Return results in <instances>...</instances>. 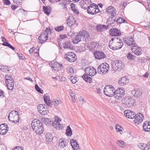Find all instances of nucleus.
<instances>
[{
    "mask_svg": "<svg viewBox=\"0 0 150 150\" xmlns=\"http://www.w3.org/2000/svg\"><path fill=\"white\" fill-rule=\"evenodd\" d=\"M90 39V36L88 33L85 30L80 31L73 40L74 44H78L81 40H85L86 42L89 41Z\"/></svg>",
    "mask_w": 150,
    "mask_h": 150,
    "instance_id": "obj_1",
    "label": "nucleus"
},
{
    "mask_svg": "<svg viewBox=\"0 0 150 150\" xmlns=\"http://www.w3.org/2000/svg\"><path fill=\"white\" fill-rule=\"evenodd\" d=\"M9 121L14 124L18 123L19 121V116L18 112L13 110L9 114L8 116Z\"/></svg>",
    "mask_w": 150,
    "mask_h": 150,
    "instance_id": "obj_2",
    "label": "nucleus"
},
{
    "mask_svg": "<svg viewBox=\"0 0 150 150\" xmlns=\"http://www.w3.org/2000/svg\"><path fill=\"white\" fill-rule=\"evenodd\" d=\"M109 67V65L108 64L103 63L98 66L97 71L100 74H105L108 72Z\"/></svg>",
    "mask_w": 150,
    "mask_h": 150,
    "instance_id": "obj_3",
    "label": "nucleus"
},
{
    "mask_svg": "<svg viewBox=\"0 0 150 150\" xmlns=\"http://www.w3.org/2000/svg\"><path fill=\"white\" fill-rule=\"evenodd\" d=\"M115 89L111 85L106 86L104 89V94L107 96L110 97L113 96L114 93Z\"/></svg>",
    "mask_w": 150,
    "mask_h": 150,
    "instance_id": "obj_4",
    "label": "nucleus"
},
{
    "mask_svg": "<svg viewBox=\"0 0 150 150\" xmlns=\"http://www.w3.org/2000/svg\"><path fill=\"white\" fill-rule=\"evenodd\" d=\"M125 94L124 89L123 88H119L114 91V96L116 100L120 99Z\"/></svg>",
    "mask_w": 150,
    "mask_h": 150,
    "instance_id": "obj_5",
    "label": "nucleus"
},
{
    "mask_svg": "<svg viewBox=\"0 0 150 150\" xmlns=\"http://www.w3.org/2000/svg\"><path fill=\"white\" fill-rule=\"evenodd\" d=\"M111 67L112 70L115 71H119L122 68L121 61L117 60L112 61Z\"/></svg>",
    "mask_w": 150,
    "mask_h": 150,
    "instance_id": "obj_6",
    "label": "nucleus"
},
{
    "mask_svg": "<svg viewBox=\"0 0 150 150\" xmlns=\"http://www.w3.org/2000/svg\"><path fill=\"white\" fill-rule=\"evenodd\" d=\"M134 100L132 98L126 97L123 98L122 101L125 107L129 108L134 105Z\"/></svg>",
    "mask_w": 150,
    "mask_h": 150,
    "instance_id": "obj_7",
    "label": "nucleus"
},
{
    "mask_svg": "<svg viewBox=\"0 0 150 150\" xmlns=\"http://www.w3.org/2000/svg\"><path fill=\"white\" fill-rule=\"evenodd\" d=\"M123 44L120 39L115 38L113 44L112 49H120L123 46Z\"/></svg>",
    "mask_w": 150,
    "mask_h": 150,
    "instance_id": "obj_8",
    "label": "nucleus"
},
{
    "mask_svg": "<svg viewBox=\"0 0 150 150\" xmlns=\"http://www.w3.org/2000/svg\"><path fill=\"white\" fill-rule=\"evenodd\" d=\"M85 71V74L91 76L95 75L97 72L95 68L93 67H91V66L86 68Z\"/></svg>",
    "mask_w": 150,
    "mask_h": 150,
    "instance_id": "obj_9",
    "label": "nucleus"
},
{
    "mask_svg": "<svg viewBox=\"0 0 150 150\" xmlns=\"http://www.w3.org/2000/svg\"><path fill=\"white\" fill-rule=\"evenodd\" d=\"M51 67L55 71H58L61 69L62 66V64H60L54 61H52L49 64Z\"/></svg>",
    "mask_w": 150,
    "mask_h": 150,
    "instance_id": "obj_10",
    "label": "nucleus"
},
{
    "mask_svg": "<svg viewBox=\"0 0 150 150\" xmlns=\"http://www.w3.org/2000/svg\"><path fill=\"white\" fill-rule=\"evenodd\" d=\"M48 33L46 30L43 31L38 37V39L40 40V42L41 43L43 42L46 41L48 39Z\"/></svg>",
    "mask_w": 150,
    "mask_h": 150,
    "instance_id": "obj_11",
    "label": "nucleus"
},
{
    "mask_svg": "<svg viewBox=\"0 0 150 150\" xmlns=\"http://www.w3.org/2000/svg\"><path fill=\"white\" fill-rule=\"evenodd\" d=\"M134 120L133 121L135 123L139 124L142 121L144 118V115L143 114L139 113L135 115L134 116Z\"/></svg>",
    "mask_w": 150,
    "mask_h": 150,
    "instance_id": "obj_12",
    "label": "nucleus"
},
{
    "mask_svg": "<svg viewBox=\"0 0 150 150\" xmlns=\"http://www.w3.org/2000/svg\"><path fill=\"white\" fill-rule=\"evenodd\" d=\"M131 50L133 52L137 55H139L141 53L140 48L137 46V45L135 44L132 46L131 47Z\"/></svg>",
    "mask_w": 150,
    "mask_h": 150,
    "instance_id": "obj_13",
    "label": "nucleus"
},
{
    "mask_svg": "<svg viewBox=\"0 0 150 150\" xmlns=\"http://www.w3.org/2000/svg\"><path fill=\"white\" fill-rule=\"evenodd\" d=\"M38 108V112L42 115H47L48 112V110H46V108L42 104L39 105Z\"/></svg>",
    "mask_w": 150,
    "mask_h": 150,
    "instance_id": "obj_14",
    "label": "nucleus"
},
{
    "mask_svg": "<svg viewBox=\"0 0 150 150\" xmlns=\"http://www.w3.org/2000/svg\"><path fill=\"white\" fill-rule=\"evenodd\" d=\"M106 12L107 13L113 17L115 16L116 13V9L112 6H109L106 8Z\"/></svg>",
    "mask_w": 150,
    "mask_h": 150,
    "instance_id": "obj_15",
    "label": "nucleus"
},
{
    "mask_svg": "<svg viewBox=\"0 0 150 150\" xmlns=\"http://www.w3.org/2000/svg\"><path fill=\"white\" fill-rule=\"evenodd\" d=\"M129 80L126 77L123 76L120 78L119 80L118 84L121 86H124L128 83Z\"/></svg>",
    "mask_w": 150,
    "mask_h": 150,
    "instance_id": "obj_16",
    "label": "nucleus"
},
{
    "mask_svg": "<svg viewBox=\"0 0 150 150\" xmlns=\"http://www.w3.org/2000/svg\"><path fill=\"white\" fill-rule=\"evenodd\" d=\"M67 24L69 26L71 27L72 26H76V22L74 18L72 16H70L68 19L67 20Z\"/></svg>",
    "mask_w": 150,
    "mask_h": 150,
    "instance_id": "obj_17",
    "label": "nucleus"
},
{
    "mask_svg": "<svg viewBox=\"0 0 150 150\" xmlns=\"http://www.w3.org/2000/svg\"><path fill=\"white\" fill-rule=\"evenodd\" d=\"M124 115L126 117L129 119H133L134 117V113L130 110H126L124 112Z\"/></svg>",
    "mask_w": 150,
    "mask_h": 150,
    "instance_id": "obj_18",
    "label": "nucleus"
},
{
    "mask_svg": "<svg viewBox=\"0 0 150 150\" xmlns=\"http://www.w3.org/2000/svg\"><path fill=\"white\" fill-rule=\"evenodd\" d=\"M41 124L42 123L40 122V121L36 119L32 121L31 125L33 129L34 130L36 128H37L38 126L41 125Z\"/></svg>",
    "mask_w": 150,
    "mask_h": 150,
    "instance_id": "obj_19",
    "label": "nucleus"
},
{
    "mask_svg": "<svg viewBox=\"0 0 150 150\" xmlns=\"http://www.w3.org/2000/svg\"><path fill=\"white\" fill-rule=\"evenodd\" d=\"M70 143L74 150H80L79 145L76 140L72 139L70 140Z\"/></svg>",
    "mask_w": 150,
    "mask_h": 150,
    "instance_id": "obj_20",
    "label": "nucleus"
},
{
    "mask_svg": "<svg viewBox=\"0 0 150 150\" xmlns=\"http://www.w3.org/2000/svg\"><path fill=\"white\" fill-rule=\"evenodd\" d=\"M125 43L129 46H132L133 45L135 44L134 43V41L132 37H128L124 39Z\"/></svg>",
    "mask_w": 150,
    "mask_h": 150,
    "instance_id": "obj_21",
    "label": "nucleus"
},
{
    "mask_svg": "<svg viewBox=\"0 0 150 150\" xmlns=\"http://www.w3.org/2000/svg\"><path fill=\"white\" fill-rule=\"evenodd\" d=\"M110 33L112 36H119L121 34L120 31L115 28L111 29L110 31Z\"/></svg>",
    "mask_w": 150,
    "mask_h": 150,
    "instance_id": "obj_22",
    "label": "nucleus"
},
{
    "mask_svg": "<svg viewBox=\"0 0 150 150\" xmlns=\"http://www.w3.org/2000/svg\"><path fill=\"white\" fill-rule=\"evenodd\" d=\"M95 4H91L87 9V12L88 13L92 15H94L95 13Z\"/></svg>",
    "mask_w": 150,
    "mask_h": 150,
    "instance_id": "obj_23",
    "label": "nucleus"
},
{
    "mask_svg": "<svg viewBox=\"0 0 150 150\" xmlns=\"http://www.w3.org/2000/svg\"><path fill=\"white\" fill-rule=\"evenodd\" d=\"M143 130L145 132L150 131V122L148 121H146L144 123L143 125Z\"/></svg>",
    "mask_w": 150,
    "mask_h": 150,
    "instance_id": "obj_24",
    "label": "nucleus"
},
{
    "mask_svg": "<svg viewBox=\"0 0 150 150\" xmlns=\"http://www.w3.org/2000/svg\"><path fill=\"white\" fill-rule=\"evenodd\" d=\"M131 93L134 96L137 97H139L142 94L141 92H140L139 90L137 88L132 90L131 91Z\"/></svg>",
    "mask_w": 150,
    "mask_h": 150,
    "instance_id": "obj_25",
    "label": "nucleus"
},
{
    "mask_svg": "<svg viewBox=\"0 0 150 150\" xmlns=\"http://www.w3.org/2000/svg\"><path fill=\"white\" fill-rule=\"evenodd\" d=\"M35 130L36 133L38 134H41L43 133L44 130V129L42 124H41L37 128L33 130Z\"/></svg>",
    "mask_w": 150,
    "mask_h": 150,
    "instance_id": "obj_26",
    "label": "nucleus"
},
{
    "mask_svg": "<svg viewBox=\"0 0 150 150\" xmlns=\"http://www.w3.org/2000/svg\"><path fill=\"white\" fill-rule=\"evenodd\" d=\"M108 25H100L96 26V29L99 31H104L108 28Z\"/></svg>",
    "mask_w": 150,
    "mask_h": 150,
    "instance_id": "obj_27",
    "label": "nucleus"
},
{
    "mask_svg": "<svg viewBox=\"0 0 150 150\" xmlns=\"http://www.w3.org/2000/svg\"><path fill=\"white\" fill-rule=\"evenodd\" d=\"M63 47L65 48L71 49L73 48V46L69 41H67L65 42L63 44Z\"/></svg>",
    "mask_w": 150,
    "mask_h": 150,
    "instance_id": "obj_28",
    "label": "nucleus"
},
{
    "mask_svg": "<svg viewBox=\"0 0 150 150\" xmlns=\"http://www.w3.org/2000/svg\"><path fill=\"white\" fill-rule=\"evenodd\" d=\"M43 9L45 13L48 15H49L51 11V8L49 6L46 7L44 6H43Z\"/></svg>",
    "mask_w": 150,
    "mask_h": 150,
    "instance_id": "obj_29",
    "label": "nucleus"
},
{
    "mask_svg": "<svg viewBox=\"0 0 150 150\" xmlns=\"http://www.w3.org/2000/svg\"><path fill=\"white\" fill-rule=\"evenodd\" d=\"M8 82H6L7 87H8V88L10 90H12L13 89L14 87V81H13L12 82L11 81H8Z\"/></svg>",
    "mask_w": 150,
    "mask_h": 150,
    "instance_id": "obj_30",
    "label": "nucleus"
},
{
    "mask_svg": "<svg viewBox=\"0 0 150 150\" xmlns=\"http://www.w3.org/2000/svg\"><path fill=\"white\" fill-rule=\"evenodd\" d=\"M42 121L47 126H50L51 125L52 122V121L49 119L45 118H42Z\"/></svg>",
    "mask_w": 150,
    "mask_h": 150,
    "instance_id": "obj_31",
    "label": "nucleus"
},
{
    "mask_svg": "<svg viewBox=\"0 0 150 150\" xmlns=\"http://www.w3.org/2000/svg\"><path fill=\"white\" fill-rule=\"evenodd\" d=\"M94 54L95 56H105L104 52L100 51H95Z\"/></svg>",
    "mask_w": 150,
    "mask_h": 150,
    "instance_id": "obj_32",
    "label": "nucleus"
},
{
    "mask_svg": "<svg viewBox=\"0 0 150 150\" xmlns=\"http://www.w3.org/2000/svg\"><path fill=\"white\" fill-rule=\"evenodd\" d=\"M88 76V75L84 74L82 76V77L86 82L91 83V81H92V79L91 77Z\"/></svg>",
    "mask_w": 150,
    "mask_h": 150,
    "instance_id": "obj_33",
    "label": "nucleus"
},
{
    "mask_svg": "<svg viewBox=\"0 0 150 150\" xmlns=\"http://www.w3.org/2000/svg\"><path fill=\"white\" fill-rule=\"evenodd\" d=\"M47 141H48L51 143L53 139L52 135L50 132L47 133L46 136Z\"/></svg>",
    "mask_w": 150,
    "mask_h": 150,
    "instance_id": "obj_34",
    "label": "nucleus"
},
{
    "mask_svg": "<svg viewBox=\"0 0 150 150\" xmlns=\"http://www.w3.org/2000/svg\"><path fill=\"white\" fill-rule=\"evenodd\" d=\"M80 6L81 8L84 9H86L88 8L89 6H88L85 4L84 0H81L80 3Z\"/></svg>",
    "mask_w": 150,
    "mask_h": 150,
    "instance_id": "obj_35",
    "label": "nucleus"
},
{
    "mask_svg": "<svg viewBox=\"0 0 150 150\" xmlns=\"http://www.w3.org/2000/svg\"><path fill=\"white\" fill-rule=\"evenodd\" d=\"M51 124L54 127L56 128L57 129H59L62 127V125L60 124L59 122H56L51 123Z\"/></svg>",
    "mask_w": 150,
    "mask_h": 150,
    "instance_id": "obj_36",
    "label": "nucleus"
},
{
    "mask_svg": "<svg viewBox=\"0 0 150 150\" xmlns=\"http://www.w3.org/2000/svg\"><path fill=\"white\" fill-rule=\"evenodd\" d=\"M8 81H11V82L14 81V80L11 76L10 75H6L5 76V82H8Z\"/></svg>",
    "mask_w": 150,
    "mask_h": 150,
    "instance_id": "obj_37",
    "label": "nucleus"
},
{
    "mask_svg": "<svg viewBox=\"0 0 150 150\" xmlns=\"http://www.w3.org/2000/svg\"><path fill=\"white\" fill-rule=\"evenodd\" d=\"M115 129L117 132H119L121 134L123 133V128L118 125H116L115 126Z\"/></svg>",
    "mask_w": 150,
    "mask_h": 150,
    "instance_id": "obj_38",
    "label": "nucleus"
},
{
    "mask_svg": "<svg viewBox=\"0 0 150 150\" xmlns=\"http://www.w3.org/2000/svg\"><path fill=\"white\" fill-rule=\"evenodd\" d=\"M77 57H64L65 58L70 62H73L77 59Z\"/></svg>",
    "mask_w": 150,
    "mask_h": 150,
    "instance_id": "obj_39",
    "label": "nucleus"
},
{
    "mask_svg": "<svg viewBox=\"0 0 150 150\" xmlns=\"http://www.w3.org/2000/svg\"><path fill=\"white\" fill-rule=\"evenodd\" d=\"M66 134L69 136H71L72 134L71 129L69 126H68L66 129Z\"/></svg>",
    "mask_w": 150,
    "mask_h": 150,
    "instance_id": "obj_40",
    "label": "nucleus"
},
{
    "mask_svg": "<svg viewBox=\"0 0 150 150\" xmlns=\"http://www.w3.org/2000/svg\"><path fill=\"white\" fill-rule=\"evenodd\" d=\"M67 145L65 141L62 140L59 142L58 146L61 148H62L65 147Z\"/></svg>",
    "mask_w": 150,
    "mask_h": 150,
    "instance_id": "obj_41",
    "label": "nucleus"
},
{
    "mask_svg": "<svg viewBox=\"0 0 150 150\" xmlns=\"http://www.w3.org/2000/svg\"><path fill=\"white\" fill-rule=\"evenodd\" d=\"M0 69L4 72L9 71L10 70L9 68L8 67L5 65L2 66Z\"/></svg>",
    "mask_w": 150,
    "mask_h": 150,
    "instance_id": "obj_42",
    "label": "nucleus"
},
{
    "mask_svg": "<svg viewBox=\"0 0 150 150\" xmlns=\"http://www.w3.org/2000/svg\"><path fill=\"white\" fill-rule=\"evenodd\" d=\"M115 21L114 18L109 17L108 19L107 22L108 24H111L114 23Z\"/></svg>",
    "mask_w": 150,
    "mask_h": 150,
    "instance_id": "obj_43",
    "label": "nucleus"
},
{
    "mask_svg": "<svg viewBox=\"0 0 150 150\" xmlns=\"http://www.w3.org/2000/svg\"><path fill=\"white\" fill-rule=\"evenodd\" d=\"M116 22L120 24L123 23H127V21L125 19L120 17L117 19Z\"/></svg>",
    "mask_w": 150,
    "mask_h": 150,
    "instance_id": "obj_44",
    "label": "nucleus"
},
{
    "mask_svg": "<svg viewBox=\"0 0 150 150\" xmlns=\"http://www.w3.org/2000/svg\"><path fill=\"white\" fill-rule=\"evenodd\" d=\"M33 47L31 48L29 50V52L30 54H32L33 52L34 54V55L36 56H38L39 55V52H35V50H34Z\"/></svg>",
    "mask_w": 150,
    "mask_h": 150,
    "instance_id": "obj_45",
    "label": "nucleus"
},
{
    "mask_svg": "<svg viewBox=\"0 0 150 150\" xmlns=\"http://www.w3.org/2000/svg\"><path fill=\"white\" fill-rule=\"evenodd\" d=\"M6 128H7L8 129V125L7 124H3L0 125V129L1 130L5 129Z\"/></svg>",
    "mask_w": 150,
    "mask_h": 150,
    "instance_id": "obj_46",
    "label": "nucleus"
},
{
    "mask_svg": "<svg viewBox=\"0 0 150 150\" xmlns=\"http://www.w3.org/2000/svg\"><path fill=\"white\" fill-rule=\"evenodd\" d=\"M117 143V144L121 147H124L125 146L124 142L122 140L118 141Z\"/></svg>",
    "mask_w": 150,
    "mask_h": 150,
    "instance_id": "obj_47",
    "label": "nucleus"
},
{
    "mask_svg": "<svg viewBox=\"0 0 150 150\" xmlns=\"http://www.w3.org/2000/svg\"><path fill=\"white\" fill-rule=\"evenodd\" d=\"M64 27L63 26H61L56 27L55 28V30L58 32H60L63 31L64 29Z\"/></svg>",
    "mask_w": 150,
    "mask_h": 150,
    "instance_id": "obj_48",
    "label": "nucleus"
},
{
    "mask_svg": "<svg viewBox=\"0 0 150 150\" xmlns=\"http://www.w3.org/2000/svg\"><path fill=\"white\" fill-rule=\"evenodd\" d=\"M91 45L92 47H94L95 48H98L99 46V44L98 43L94 42H91Z\"/></svg>",
    "mask_w": 150,
    "mask_h": 150,
    "instance_id": "obj_49",
    "label": "nucleus"
},
{
    "mask_svg": "<svg viewBox=\"0 0 150 150\" xmlns=\"http://www.w3.org/2000/svg\"><path fill=\"white\" fill-rule=\"evenodd\" d=\"M67 72L70 74H72L74 73V70L71 67H68L67 68Z\"/></svg>",
    "mask_w": 150,
    "mask_h": 150,
    "instance_id": "obj_50",
    "label": "nucleus"
},
{
    "mask_svg": "<svg viewBox=\"0 0 150 150\" xmlns=\"http://www.w3.org/2000/svg\"><path fill=\"white\" fill-rule=\"evenodd\" d=\"M2 45L4 46H8L9 48L12 49L13 50H14L15 49V48L14 47H13L8 42L5 43H3Z\"/></svg>",
    "mask_w": 150,
    "mask_h": 150,
    "instance_id": "obj_51",
    "label": "nucleus"
},
{
    "mask_svg": "<svg viewBox=\"0 0 150 150\" xmlns=\"http://www.w3.org/2000/svg\"><path fill=\"white\" fill-rule=\"evenodd\" d=\"M115 38H112L109 43V46L111 49H112L113 44L114 42Z\"/></svg>",
    "mask_w": 150,
    "mask_h": 150,
    "instance_id": "obj_52",
    "label": "nucleus"
},
{
    "mask_svg": "<svg viewBox=\"0 0 150 150\" xmlns=\"http://www.w3.org/2000/svg\"><path fill=\"white\" fill-rule=\"evenodd\" d=\"M35 88L36 90L39 92L41 93H42L43 91L41 90L37 84H36L35 86Z\"/></svg>",
    "mask_w": 150,
    "mask_h": 150,
    "instance_id": "obj_53",
    "label": "nucleus"
},
{
    "mask_svg": "<svg viewBox=\"0 0 150 150\" xmlns=\"http://www.w3.org/2000/svg\"><path fill=\"white\" fill-rule=\"evenodd\" d=\"M71 81L73 83H75L77 81V80L76 78L73 76H71L70 78Z\"/></svg>",
    "mask_w": 150,
    "mask_h": 150,
    "instance_id": "obj_54",
    "label": "nucleus"
},
{
    "mask_svg": "<svg viewBox=\"0 0 150 150\" xmlns=\"http://www.w3.org/2000/svg\"><path fill=\"white\" fill-rule=\"evenodd\" d=\"M8 131V129L7 128H6L5 129H3L2 130H1L0 129V134L1 135H4Z\"/></svg>",
    "mask_w": 150,
    "mask_h": 150,
    "instance_id": "obj_55",
    "label": "nucleus"
},
{
    "mask_svg": "<svg viewBox=\"0 0 150 150\" xmlns=\"http://www.w3.org/2000/svg\"><path fill=\"white\" fill-rule=\"evenodd\" d=\"M52 103L55 105L57 106L61 103V102L57 99H54L52 101Z\"/></svg>",
    "mask_w": 150,
    "mask_h": 150,
    "instance_id": "obj_56",
    "label": "nucleus"
},
{
    "mask_svg": "<svg viewBox=\"0 0 150 150\" xmlns=\"http://www.w3.org/2000/svg\"><path fill=\"white\" fill-rule=\"evenodd\" d=\"M65 55L66 56H76L75 54L72 52H70L66 53L65 54Z\"/></svg>",
    "mask_w": 150,
    "mask_h": 150,
    "instance_id": "obj_57",
    "label": "nucleus"
},
{
    "mask_svg": "<svg viewBox=\"0 0 150 150\" xmlns=\"http://www.w3.org/2000/svg\"><path fill=\"white\" fill-rule=\"evenodd\" d=\"M44 100L45 103L47 102L48 101H49L50 100L49 97L46 95H44Z\"/></svg>",
    "mask_w": 150,
    "mask_h": 150,
    "instance_id": "obj_58",
    "label": "nucleus"
},
{
    "mask_svg": "<svg viewBox=\"0 0 150 150\" xmlns=\"http://www.w3.org/2000/svg\"><path fill=\"white\" fill-rule=\"evenodd\" d=\"M95 14H96V13H99L100 11L98 8V6L95 4Z\"/></svg>",
    "mask_w": 150,
    "mask_h": 150,
    "instance_id": "obj_59",
    "label": "nucleus"
},
{
    "mask_svg": "<svg viewBox=\"0 0 150 150\" xmlns=\"http://www.w3.org/2000/svg\"><path fill=\"white\" fill-rule=\"evenodd\" d=\"M45 103L47 104V105L49 107H51L52 105V104L50 100L49 101H48L47 102H45Z\"/></svg>",
    "mask_w": 150,
    "mask_h": 150,
    "instance_id": "obj_60",
    "label": "nucleus"
},
{
    "mask_svg": "<svg viewBox=\"0 0 150 150\" xmlns=\"http://www.w3.org/2000/svg\"><path fill=\"white\" fill-rule=\"evenodd\" d=\"M14 2L16 4L19 5L20 4L21 0H13Z\"/></svg>",
    "mask_w": 150,
    "mask_h": 150,
    "instance_id": "obj_61",
    "label": "nucleus"
},
{
    "mask_svg": "<svg viewBox=\"0 0 150 150\" xmlns=\"http://www.w3.org/2000/svg\"><path fill=\"white\" fill-rule=\"evenodd\" d=\"M140 145H141V146L140 148H141L142 149H144L145 150V147L146 146V144H140Z\"/></svg>",
    "mask_w": 150,
    "mask_h": 150,
    "instance_id": "obj_62",
    "label": "nucleus"
},
{
    "mask_svg": "<svg viewBox=\"0 0 150 150\" xmlns=\"http://www.w3.org/2000/svg\"><path fill=\"white\" fill-rule=\"evenodd\" d=\"M85 4L88 6V5L91 4V0H84Z\"/></svg>",
    "mask_w": 150,
    "mask_h": 150,
    "instance_id": "obj_63",
    "label": "nucleus"
},
{
    "mask_svg": "<svg viewBox=\"0 0 150 150\" xmlns=\"http://www.w3.org/2000/svg\"><path fill=\"white\" fill-rule=\"evenodd\" d=\"M12 150H23V149L19 146H17L14 147Z\"/></svg>",
    "mask_w": 150,
    "mask_h": 150,
    "instance_id": "obj_64",
    "label": "nucleus"
}]
</instances>
